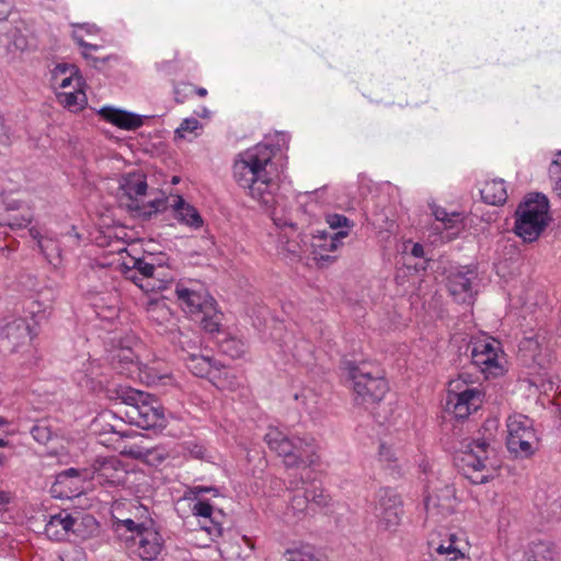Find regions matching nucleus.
Wrapping results in <instances>:
<instances>
[{
  "mask_svg": "<svg viewBox=\"0 0 561 561\" xmlns=\"http://www.w3.org/2000/svg\"><path fill=\"white\" fill-rule=\"evenodd\" d=\"M82 370H77L73 375V379L81 387H91L93 385L95 373V365L93 362H87L83 364Z\"/></svg>",
  "mask_w": 561,
  "mask_h": 561,
  "instance_id": "nucleus-41",
  "label": "nucleus"
},
{
  "mask_svg": "<svg viewBox=\"0 0 561 561\" xmlns=\"http://www.w3.org/2000/svg\"><path fill=\"white\" fill-rule=\"evenodd\" d=\"M173 341L176 343L183 351L187 353H192L191 351H195L198 348L199 345V337L196 333L192 331H182L179 330L173 335Z\"/></svg>",
  "mask_w": 561,
  "mask_h": 561,
  "instance_id": "nucleus-34",
  "label": "nucleus"
},
{
  "mask_svg": "<svg viewBox=\"0 0 561 561\" xmlns=\"http://www.w3.org/2000/svg\"><path fill=\"white\" fill-rule=\"evenodd\" d=\"M7 461V457L3 454H0V466H3Z\"/></svg>",
  "mask_w": 561,
  "mask_h": 561,
  "instance_id": "nucleus-61",
  "label": "nucleus"
},
{
  "mask_svg": "<svg viewBox=\"0 0 561 561\" xmlns=\"http://www.w3.org/2000/svg\"><path fill=\"white\" fill-rule=\"evenodd\" d=\"M119 259L117 267L127 279L135 283L146 293H156L165 289L172 280L171 275H167L161 268L156 267L153 263L145 259L130 255L127 249L122 244L117 250Z\"/></svg>",
  "mask_w": 561,
  "mask_h": 561,
  "instance_id": "nucleus-4",
  "label": "nucleus"
},
{
  "mask_svg": "<svg viewBox=\"0 0 561 561\" xmlns=\"http://www.w3.org/2000/svg\"><path fill=\"white\" fill-rule=\"evenodd\" d=\"M348 236L347 230H339L336 232H320L314 236L311 242L314 260L330 261L333 259L329 253L335 252L341 245L342 240Z\"/></svg>",
  "mask_w": 561,
  "mask_h": 561,
  "instance_id": "nucleus-21",
  "label": "nucleus"
},
{
  "mask_svg": "<svg viewBox=\"0 0 561 561\" xmlns=\"http://www.w3.org/2000/svg\"><path fill=\"white\" fill-rule=\"evenodd\" d=\"M482 199L490 205H503L507 199L504 180L493 179L485 181L480 188Z\"/></svg>",
  "mask_w": 561,
  "mask_h": 561,
  "instance_id": "nucleus-28",
  "label": "nucleus"
},
{
  "mask_svg": "<svg viewBox=\"0 0 561 561\" xmlns=\"http://www.w3.org/2000/svg\"><path fill=\"white\" fill-rule=\"evenodd\" d=\"M401 513L400 496L391 490L380 491L374 507L378 527L383 530L394 529L400 524Z\"/></svg>",
  "mask_w": 561,
  "mask_h": 561,
  "instance_id": "nucleus-14",
  "label": "nucleus"
},
{
  "mask_svg": "<svg viewBox=\"0 0 561 561\" xmlns=\"http://www.w3.org/2000/svg\"><path fill=\"white\" fill-rule=\"evenodd\" d=\"M150 312H158V313H161L162 316H167L169 314V309L167 308L165 304H156L153 305V307L150 309Z\"/></svg>",
  "mask_w": 561,
  "mask_h": 561,
  "instance_id": "nucleus-52",
  "label": "nucleus"
},
{
  "mask_svg": "<svg viewBox=\"0 0 561 561\" xmlns=\"http://www.w3.org/2000/svg\"><path fill=\"white\" fill-rule=\"evenodd\" d=\"M99 32V28L93 24H78L73 25L72 38L77 44L83 48L82 56L85 59L91 58L90 50H96L99 48L95 44H89L84 41V34L94 35Z\"/></svg>",
  "mask_w": 561,
  "mask_h": 561,
  "instance_id": "nucleus-31",
  "label": "nucleus"
},
{
  "mask_svg": "<svg viewBox=\"0 0 561 561\" xmlns=\"http://www.w3.org/2000/svg\"><path fill=\"white\" fill-rule=\"evenodd\" d=\"M477 278L474 270L466 268L451 273L448 277V290L458 302H470L473 296L472 283Z\"/></svg>",
  "mask_w": 561,
  "mask_h": 561,
  "instance_id": "nucleus-20",
  "label": "nucleus"
},
{
  "mask_svg": "<svg viewBox=\"0 0 561 561\" xmlns=\"http://www.w3.org/2000/svg\"><path fill=\"white\" fill-rule=\"evenodd\" d=\"M9 13L8 4L4 0H0V20L7 19V15Z\"/></svg>",
  "mask_w": 561,
  "mask_h": 561,
  "instance_id": "nucleus-53",
  "label": "nucleus"
},
{
  "mask_svg": "<svg viewBox=\"0 0 561 561\" xmlns=\"http://www.w3.org/2000/svg\"><path fill=\"white\" fill-rule=\"evenodd\" d=\"M287 561H317L313 549L309 546H304L297 549H288L285 552Z\"/></svg>",
  "mask_w": 561,
  "mask_h": 561,
  "instance_id": "nucleus-43",
  "label": "nucleus"
},
{
  "mask_svg": "<svg viewBox=\"0 0 561 561\" xmlns=\"http://www.w3.org/2000/svg\"><path fill=\"white\" fill-rule=\"evenodd\" d=\"M471 359L486 378L504 374L505 358L501 342L490 335L480 334L471 340Z\"/></svg>",
  "mask_w": 561,
  "mask_h": 561,
  "instance_id": "nucleus-10",
  "label": "nucleus"
},
{
  "mask_svg": "<svg viewBox=\"0 0 561 561\" xmlns=\"http://www.w3.org/2000/svg\"><path fill=\"white\" fill-rule=\"evenodd\" d=\"M191 453H192V454L194 455V457H196V458H203V457H204V455H205V450H204V448H203V447H199V446H195V447H194V449H192V451H191Z\"/></svg>",
  "mask_w": 561,
  "mask_h": 561,
  "instance_id": "nucleus-55",
  "label": "nucleus"
},
{
  "mask_svg": "<svg viewBox=\"0 0 561 561\" xmlns=\"http://www.w3.org/2000/svg\"><path fill=\"white\" fill-rule=\"evenodd\" d=\"M196 93L199 96H205L207 94V90L205 88H198V89H196Z\"/></svg>",
  "mask_w": 561,
  "mask_h": 561,
  "instance_id": "nucleus-60",
  "label": "nucleus"
},
{
  "mask_svg": "<svg viewBox=\"0 0 561 561\" xmlns=\"http://www.w3.org/2000/svg\"><path fill=\"white\" fill-rule=\"evenodd\" d=\"M99 115L107 123L125 130H135L144 125L142 116L114 106H103Z\"/></svg>",
  "mask_w": 561,
  "mask_h": 561,
  "instance_id": "nucleus-23",
  "label": "nucleus"
},
{
  "mask_svg": "<svg viewBox=\"0 0 561 561\" xmlns=\"http://www.w3.org/2000/svg\"><path fill=\"white\" fill-rule=\"evenodd\" d=\"M31 435L36 442L46 444L50 440L53 432L46 424H36L31 428Z\"/></svg>",
  "mask_w": 561,
  "mask_h": 561,
  "instance_id": "nucleus-46",
  "label": "nucleus"
},
{
  "mask_svg": "<svg viewBox=\"0 0 561 561\" xmlns=\"http://www.w3.org/2000/svg\"><path fill=\"white\" fill-rule=\"evenodd\" d=\"M273 156V149L265 144L247 149L238 154L233 163V178L240 187L248 191L251 198L270 209L275 224L280 225L276 217L278 185L268 171Z\"/></svg>",
  "mask_w": 561,
  "mask_h": 561,
  "instance_id": "nucleus-1",
  "label": "nucleus"
},
{
  "mask_svg": "<svg viewBox=\"0 0 561 561\" xmlns=\"http://www.w3.org/2000/svg\"><path fill=\"white\" fill-rule=\"evenodd\" d=\"M412 254L416 257L423 256V247L419 243H415L412 248Z\"/></svg>",
  "mask_w": 561,
  "mask_h": 561,
  "instance_id": "nucleus-54",
  "label": "nucleus"
},
{
  "mask_svg": "<svg viewBox=\"0 0 561 561\" xmlns=\"http://www.w3.org/2000/svg\"><path fill=\"white\" fill-rule=\"evenodd\" d=\"M187 369L195 376L209 379L216 387L224 388L226 385L222 377L228 376V370L209 356L190 353L184 358Z\"/></svg>",
  "mask_w": 561,
  "mask_h": 561,
  "instance_id": "nucleus-18",
  "label": "nucleus"
},
{
  "mask_svg": "<svg viewBox=\"0 0 561 561\" xmlns=\"http://www.w3.org/2000/svg\"><path fill=\"white\" fill-rule=\"evenodd\" d=\"M435 218L444 224H449V227H454V224L459 220V215L453 213L449 215L444 208L436 207L433 210Z\"/></svg>",
  "mask_w": 561,
  "mask_h": 561,
  "instance_id": "nucleus-47",
  "label": "nucleus"
},
{
  "mask_svg": "<svg viewBox=\"0 0 561 561\" xmlns=\"http://www.w3.org/2000/svg\"><path fill=\"white\" fill-rule=\"evenodd\" d=\"M51 83L58 91L70 90L75 87H84L83 78L77 66L70 64H58L51 71Z\"/></svg>",
  "mask_w": 561,
  "mask_h": 561,
  "instance_id": "nucleus-24",
  "label": "nucleus"
},
{
  "mask_svg": "<svg viewBox=\"0 0 561 561\" xmlns=\"http://www.w3.org/2000/svg\"><path fill=\"white\" fill-rule=\"evenodd\" d=\"M205 492H214L215 494L218 493L215 488H206V486H201V485L194 486L191 490V493L194 494L195 496H199Z\"/></svg>",
  "mask_w": 561,
  "mask_h": 561,
  "instance_id": "nucleus-51",
  "label": "nucleus"
},
{
  "mask_svg": "<svg viewBox=\"0 0 561 561\" xmlns=\"http://www.w3.org/2000/svg\"><path fill=\"white\" fill-rule=\"evenodd\" d=\"M75 523L76 520L69 514L54 515L45 526V534L51 540H65L73 530Z\"/></svg>",
  "mask_w": 561,
  "mask_h": 561,
  "instance_id": "nucleus-27",
  "label": "nucleus"
},
{
  "mask_svg": "<svg viewBox=\"0 0 561 561\" xmlns=\"http://www.w3.org/2000/svg\"><path fill=\"white\" fill-rule=\"evenodd\" d=\"M549 203L545 195L530 196L516 210L515 233L525 242L536 241L549 221Z\"/></svg>",
  "mask_w": 561,
  "mask_h": 561,
  "instance_id": "nucleus-7",
  "label": "nucleus"
},
{
  "mask_svg": "<svg viewBox=\"0 0 561 561\" xmlns=\"http://www.w3.org/2000/svg\"><path fill=\"white\" fill-rule=\"evenodd\" d=\"M309 503V495L306 493L295 494L289 502L287 508V516L291 515L294 518H301L305 515Z\"/></svg>",
  "mask_w": 561,
  "mask_h": 561,
  "instance_id": "nucleus-39",
  "label": "nucleus"
},
{
  "mask_svg": "<svg viewBox=\"0 0 561 561\" xmlns=\"http://www.w3.org/2000/svg\"><path fill=\"white\" fill-rule=\"evenodd\" d=\"M87 479H91V470H78L69 468L56 477V495L59 497H72L80 495L84 488L80 484Z\"/></svg>",
  "mask_w": 561,
  "mask_h": 561,
  "instance_id": "nucleus-19",
  "label": "nucleus"
},
{
  "mask_svg": "<svg viewBox=\"0 0 561 561\" xmlns=\"http://www.w3.org/2000/svg\"><path fill=\"white\" fill-rule=\"evenodd\" d=\"M497 430L499 421L488 419L479 431V436L463 444L460 456L461 469L474 484L486 483L495 477L496 465L492 458L495 455Z\"/></svg>",
  "mask_w": 561,
  "mask_h": 561,
  "instance_id": "nucleus-2",
  "label": "nucleus"
},
{
  "mask_svg": "<svg viewBox=\"0 0 561 561\" xmlns=\"http://www.w3.org/2000/svg\"><path fill=\"white\" fill-rule=\"evenodd\" d=\"M285 237H282L279 240V248L283 251L284 255L290 261L300 260L305 250L304 245L299 240V234L294 232L291 239L284 240Z\"/></svg>",
  "mask_w": 561,
  "mask_h": 561,
  "instance_id": "nucleus-33",
  "label": "nucleus"
},
{
  "mask_svg": "<svg viewBox=\"0 0 561 561\" xmlns=\"http://www.w3.org/2000/svg\"><path fill=\"white\" fill-rule=\"evenodd\" d=\"M201 314V325L206 332L210 334L220 333L222 314L216 310V302H214V311L202 312Z\"/></svg>",
  "mask_w": 561,
  "mask_h": 561,
  "instance_id": "nucleus-36",
  "label": "nucleus"
},
{
  "mask_svg": "<svg viewBox=\"0 0 561 561\" xmlns=\"http://www.w3.org/2000/svg\"><path fill=\"white\" fill-rule=\"evenodd\" d=\"M220 348L225 354L232 358L241 357L247 351L245 343L242 340L233 336L225 337L221 340Z\"/></svg>",
  "mask_w": 561,
  "mask_h": 561,
  "instance_id": "nucleus-37",
  "label": "nucleus"
},
{
  "mask_svg": "<svg viewBox=\"0 0 561 561\" xmlns=\"http://www.w3.org/2000/svg\"><path fill=\"white\" fill-rule=\"evenodd\" d=\"M437 553L444 554L450 561H456L458 559H463L465 554L459 545V539L456 535H449L447 540H444L436 548Z\"/></svg>",
  "mask_w": 561,
  "mask_h": 561,
  "instance_id": "nucleus-32",
  "label": "nucleus"
},
{
  "mask_svg": "<svg viewBox=\"0 0 561 561\" xmlns=\"http://www.w3.org/2000/svg\"><path fill=\"white\" fill-rule=\"evenodd\" d=\"M172 182H173V183H178V182H179L178 178H176V176H174V178H173V180H172Z\"/></svg>",
  "mask_w": 561,
  "mask_h": 561,
  "instance_id": "nucleus-64",
  "label": "nucleus"
},
{
  "mask_svg": "<svg viewBox=\"0 0 561 561\" xmlns=\"http://www.w3.org/2000/svg\"><path fill=\"white\" fill-rule=\"evenodd\" d=\"M456 508L455 489L447 483L435 482L428 485L425 510L428 516L444 517Z\"/></svg>",
  "mask_w": 561,
  "mask_h": 561,
  "instance_id": "nucleus-16",
  "label": "nucleus"
},
{
  "mask_svg": "<svg viewBox=\"0 0 561 561\" xmlns=\"http://www.w3.org/2000/svg\"><path fill=\"white\" fill-rule=\"evenodd\" d=\"M8 445H9V442H8V440H4V439L0 438V448H1V447H5V446H8Z\"/></svg>",
  "mask_w": 561,
  "mask_h": 561,
  "instance_id": "nucleus-62",
  "label": "nucleus"
},
{
  "mask_svg": "<svg viewBox=\"0 0 561 561\" xmlns=\"http://www.w3.org/2000/svg\"><path fill=\"white\" fill-rule=\"evenodd\" d=\"M5 134H7V129H5V126H4V121L0 116V136L5 135Z\"/></svg>",
  "mask_w": 561,
  "mask_h": 561,
  "instance_id": "nucleus-57",
  "label": "nucleus"
},
{
  "mask_svg": "<svg viewBox=\"0 0 561 561\" xmlns=\"http://www.w3.org/2000/svg\"><path fill=\"white\" fill-rule=\"evenodd\" d=\"M348 375L357 404L368 408L381 401L388 391V383L378 366L368 363L348 365Z\"/></svg>",
  "mask_w": 561,
  "mask_h": 561,
  "instance_id": "nucleus-6",
  "label": "nucleus"
},
{
  "mask_svg": "<svg viewBox=\"0 0 561 561\" xmlns=\"http://www.w3.org/2000/svg\"><path fill=\"white\" fill-rule=\"evenodd\" d=\"M113 364L119 374L134 378L138 377L146 380L149 385L156 386H176L174 378L168 374H160L154 367H140L135 362V355L129 348H122L113 356Z\"/></svg>",
  "mask_w": 561,
  "mask_h": 561,
  "instance_id": "nucleus-11",
  "label": "nucleus"
},
{
  "mask_svg": "<svg viewBox=\"0 0 561 561\" xmlns=\"http://www.w3.org/2000/svg\"><path fill=\"white\" fill-rule=\"evenodd\" d=\"M202 124L194 117L185 118L180 126L175 129V136L182 139L192 140L202 130Z\"/></svg>",
  "mask_w": 561,
  "mask_h": 561,
  "instance_id": "nucleus-35",
  "label": "nucleus"
},
{
  "mask_svg": "<svg viewBox=\"0 0 561 561\" xmlns=\"http://www.w3.org/2000/svg\"><path fill=\"white\" fill-rule=\"evenodd\" d=\"M556 547L550 541H534L526 551V561H553Z\"/></svg>",
  "mask_w": 561,
  "mask_h": 561,
  "instance_id": "nucleus-30",
  "label": "nucleus"
},
{
  "mask_svg": "<svg viewBox=\"0 0 561 561\" xmlns=\"http://www.w3.org/2000/svg\"><path fill=\"white\" fill-rule=\"evenodd\" d=\"M0 339L11 351H16L33 340L32 328L23 318H4L0 321Z\"/></svg>",
  "mask_w": 561,
  "mask_h": 561,
  "instance_id": "nucleus-17",
  "label": "nucleus"
},
{
  "mask_svg": "<svg viewBox=\"0 0 561 561\" xmlns=\"http://www.w3.org/2000/svg\"><path fill=\"white\" fill-rule=\"evenodd\" d=\"M30 234L33 239L37 240V242L39 241V239H45V237H42L35 228L30 229Z\"/></svg>",
  "mask_w": 561,
  "mask_h": 561,
  "instance_id": "nucleus-56",
  "label": "nucleus"
},
{
  "mask_svg": "<svg viewBox=\"0 0 561 561\" xmlns=\"http://www.w3.org/2000/svg\"><path fill=\"white\" fill-rule=\"evenodd\" d=\"M192 512L195 516L204 518L201 528L210 536L211 540H216L222 535L221 525L211 518L213 506L207 501L197 500L192 507Z\"/></svg>",
  "mask_w": 561,
  "mask_h": 561,
  "instance_id": "nucleus-26",
  "label": "nucleus"
},
{
  "mask_svg": "<svg viewBox=\"0 0 561 561\" xmlns=\"http://www.w3.org/2000/svg\"><path fill=\"white\" fill-rule=\"evenodd\" d=\"M127 470L117 457L96 458L91 469V480L103 486H117L126 482Z\"/></svg>",
  "mask_w": 561,
  "mask_h": 561,
  "instance_id": "nucleus-15",
  "label": "nucleus"
},
{
  "mask_svg": "<svg viewBox=\"0 0 561 561\" xmlns=\"http://www.w3.org/2000/svg\"><path fill=\"white\" fill-rule=\"evenodd\" d=\"M85 520H87L88 523H92V524H94V525L96 524V523H95V520H94L92 517H87V518H85Z\"/></svg>",
  "mask_w": 561,
  "mask_h": 561,
  "instance_id": "nucleus-63",
  "label": "nucleus"
},
{
  "mask_svg": "<svg viewBox=\"0 0 561 561\" xmlns=\"http://www.w3.org/2000/svg\"><path fill=\"white\" fill-rule=\"evenodd\" d=\"M123 400L125 408L121 412L125 414L126 422L129 424L144 430L165 427L164 409L153 396L129 390L124 394Z\"/></svg>",
  "mask_w": 561,
  "mask_h": 561,
  "instance_id": "nucleus-5",
  "label": "nucleus"
},
{
  "mask_svg": "<svg viewBox=\"0 0 561 561\" xmlns=\"http://www.w3.org/2000/svg\"><path fill=\"white\" fill-rule=\"evenodd\" d=\"M56 98L62 107L73 113L83 110L88 103L83 87H75L70 90L58 91L56 93Z\"/></svg>",
  "mask_w": 561,
  "mask_h": 561,
  "instance_id": "nucleus-29",
  "label": "nucleus"
},
{
  "mask_svg": "<svg viewBox=\"0 0 561 561\" xmlns=\"http://www.w3.org/2000/svg\"><path fill=\"white\" fill-rule=\"evenodd\" d=\"M125 542L130 553L145 561L156 560L163 548V539L152 525L127 536Z\"/></svg>",
  "mask_w": 561,
  "mask_h": 561,
  "instance_id": "nucleus-12",
  "label": "nucleus"
},
{
  "mask_svg": "<svg viewBox=\"0 0 561 561\" xmlns=\"http://www.w3.org/2000/svg\"><path fill=\"white\" fill-rule=\"evenodd\" d=\"M378 460L386 468H397L398 467V456L392 446L387 445L386 443H381L378 451Z\"/></svg>",
  "mask_w": 561,
  "mask_h": 561,
  "instance_id": "nucleus-42",
  "label": "nucleus"
},
{
  "mask_svg": "<svg viewBox=\"0 0 561 561\" xmlns=\"http://www.w3.org/2000/svg\"><path fill=\"white\" fill-rule=\"evenodd\" d=\"M31 215H23L21 217L14 216L13 218H9L3 225L9 226L11 229H21L31 224Z\"/></svg>",
  "mask_w": 561,
  "mask_h": 561,
  "instance_id": "nucleus-48",
  "label": "nucleus"
},
{
  "mask_svg": "<svg viewBox=\"0 0 561 561\" xmlns=\"http://www.w3.org/2000/svg\"><path fill=\"white\" fill-rule=\"evenodd\" d=\"M309 495V500L311 499L313 502H316L318 505H327L328 504V496L323 493L322 490H313L306 493Z\"/></svg>",
  "mask_w": 561,
  "mask_h": 561,
  "instance_id": "nucleus-50",
  "label": "nucleus"
},
{
  "mask_svg": "<svg viewBox=\"0 0 561 561\" xmlns=\"http://www.w3.org/2000/svg\"><path fill=\"white\" fill-rule=\"evenodd\" d=\"M327 224L332 230H336L342 228V230H347L350 232L353 225L344 215L331 214L327 216Z\"/></svg>",
  "mask_w": 561,
  "mask_h": 561,
  "instance_id": "nucleus-45",
  "label": "nucleus"
},
{
  "mask_svg": "<svg viewBox=\"0 0 561 561\" xmlns=\"http://www.w3.org/2000/svg\"><path fill=\"white\" fill-rule=\"evenodd\" d=\"M178 301L185 313L201 316L202 312L214 311L215 300L197 284L179 283L175 287Z\"/></svg>",
  "mask_w": 561,
  "mask_h": 561,
  "instance_id": "nucleus-13",
  "label": "nucleus"
},
{
  "mask_svg": "<svg viewBox=\"0 0 561 561\" xmlns=\"http://www.w3.org/2000/svg\"><path fill=\"white\" fill-rule=\"evenodd\" d=\"M172 209L175 219L181 225H184L193 230H198L204 226V219L199 211L195 206L187 203L182 196H175L172 204Z\"/></svg>",
  "mask_w": 561,
  "mask_h": 561,
  "instance_id": "nucleus-25",
  "label": "nucleus"
},
{
  "mask_svg": "<svg viewBox=\"0 0 561 561\" xmlns=\"http://www.w3.org/2000/svg\"><path fill=\"white\" fill-rule=\"evenodd\" d=\"M472 389L478 388L474 387L472 382L469 383L463 375H460L458 378L449 381L447 389V399L465 396L467 391H470Z\"/></svg>",
  "mask_w": 561,
  "mask_h": 561,
  "instance_id": "nucleus-40",
  "label": "nucleus"
},
{
  "mask_svg": "<svg viewBox=\"0 0 561 561\" xmlns=\"http://www.w3.org/2000/svg\"><path fill=\"white\" fill-rule=\"evenodd\" d=\"M506 447L517 458H529L540 447V437L534 421L525 414L515 413L506 420Z\"/></svg>",
  "mask_w": 561,
  "mask_h": 561,
  "instance_id": "nucleus-8",
  "label": "nucleus"
},
{
  "mask_svg": "<svg viewBox=\"0 0 561 561\" xmlns=\"http://www.w3.org/2000/svg\"><path fill=\"white\" fill-rule=\"evenodd\" d=\"M482 398L483 394L479 389H472L465 396L447 399L446 408L456 419L463 420L480 408Z\"/></svg>",
  "mask_w": 561,
  "mask_h": 561,
  "instance_id": "nucleus-22",
  "label": "nucleus"
},
{
  "mask_svg": "<svg viewBox=\"0 0 561 561\" xmlns=\"http://www.w3.org/2000/svg\"><path fill=\"white\" fill-rule=\"evenodd\" d=\"M108 311H110V314H104V316H105V318H111V317L115 316V313H116V308H115V306H111V307L108 308Z\"/></svg>",
  "mask_w": 561,
  "mask_h": 561,
  "instance_id": "nucleus-59",
  "label": "nucleus"
},
{
  "mask_svg": "<svg viewBox=\"0 0 561 561\" xmlns=\"http://www.w3.org/2000/svg\"><path fill=\"white\" fill-rule=\"evenodd\" d=\"M148 525L141 523V524H137L136 522H134L133 519L130 518H127V519H124V520H121L117 523V530L119 531L122 529V527H124L127 531L130 533V535H134L136 534L140 528H146Z\"/></svg>",
  "mask_w": 561,
  "mask_h": 561,
  "instance_id": "nucleus-49",
  "label": "nucleus"
},
{
  "mask_svg": "<svg viewBox=\"0 0 561 561\" xmlns=\"http://www.w3.org/2000/svg\"><path fill=\"white\" fill-rule=\"evenodd\" d=\"M119 188L129 201L128 208L136 211L138 216L148 218L167 207L165 197H153L145 202L148 185L146 175L141 172L124 175L119 182Z\"/></svg>",
  "mask_w": 561,
  "mask_h": 561,
  "instance_id": "nucleus-9",
  "label": "nucleus"
},
{
  "mask_svg": "<svg viewBox=\"0 0 561 561\" xmlns=\"http://www.w3.org/2000/svg\"><path fill=\"white\" fill-rule=\"evenodd\" d=\"M554 191L561 197V179L556 183Z\"/></svg>",
  "mask_w": 561,
  "mask_h": 561,
  "instance_id": "nucleus-58",
  "label": "nucleus"
},
{
  "mask_svg": "<svg viewBox=\"0 0 561 561\" xmlns=\"http://www.w3.org/2000/svg\"><path fill=\"white\" fill-rule=\"evenodd\" d=\"M24 308L26 312L30 313L33 318H43L49 308V305L39 301L36 298H31L25 301Z\"/></svg>",
  "mask_w": 561,
  "mask_h": 561,
  "instance_id": "nucleus-44",
  "label": "nucleus"
},
{
  "mask_svg": "<svg viewBox=\"0 0 561 561\" xmlns=\"http://www.w3.org/2000/svg\"><path fill=\"white\" fill-rule=\"evenodd\" d=\"M38 248L50 263H53L55 260L56 263L60 261L61 250L57 240L48 237H45V239H39Z\"/></svg>",
  "mask_w": 561,
  "mask_h": 561,
  "instance_id": "nucleus-38",
  "label": "nucleus"
},
{
  "mask_svg": "<svg viewBox=\"0 0 561 561\" xmlns=\"http://www.w3.org/2000/svg\"><path fill=\"white\" fill-rule=\"evenodd\" d=\"M264 439L268 447L284 458L287 467H310L319 463L317 447L311 438H289L277 427H268Z\"/></svg>",
  "mask_w": 561,
  "mask_h": 561,
  "instance_id": "nucleus-3",
  "label": "nucleus"
}]
</instances>
